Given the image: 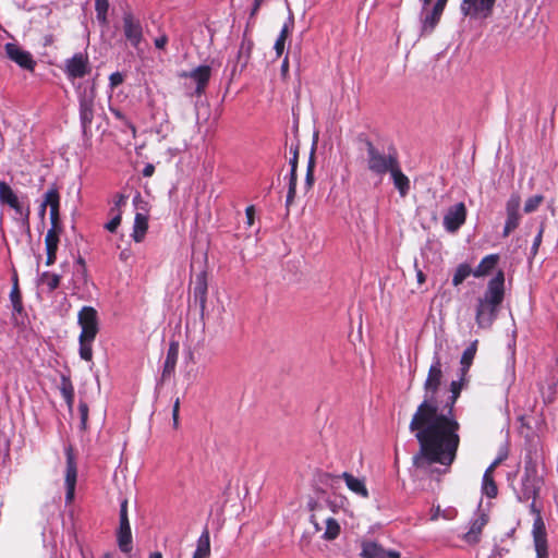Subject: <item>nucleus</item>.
Here are the masks:
<instances>
[{"mask_svg": "<svg viewBox=\"0 0 558 558\" xmlns=\"http://www.w3.org/2000/svg\"><path fill=\"white\" fill-rule=\"evenodd\" d=\"M80 340V356L85 361H92L93 359V349L92 343L94 340H87L84 341L78 338Z\"/></svg>", "mask_w": 558, "mask_h": 558, "instance_id": "obj_41", "label": "nucleus"}, {"mask_svg": "<svg viewBox=\"0 0 558 558\" xmlns=\"http://www.w3.org/2000/svg\"><path fill=\"white\" fill-rule=\"evenodd\" d=\"M447 2L448 0H437L434 5L444 11L447 5Z\"/></svg>", "mask_w": 558, "mask_h": 558, "instance_id": "obj_59", "label": "nucleus"}, {"mask_svg": "<svg viewBox=\"0 0 558 558\" xmlns=\"http://www.w3.org/2000/svg\"><path fill=\"white\" fill-rule=\"evenodd\" d=\"M4 49L8 58L17 65L28 71L34 70L36 62L28 51L23 50L20 46L13 43L5 44Z\"/></svg>", "mask_w": 558, "mask_h": 558, "instance_id": "obj_17", "label": "nucleus"}, {"mask_svg": "<svg viewBox=\"0 0 558 558\" xmlns=\"http://www.w3.org/2000/svg\"><path fill=\"white\" fill-rule=\"evenodd\" d=\"M520 206H521L520 196L518 194L511 195L506 205L507 220H506L504 232H502L504 236H508L519 226Z\"/></svg>", "mask_w": 558, "mask_h": 558, "instance_id": "obj_18", "label": "nucleus"}, {"mask_svg": "<svg viewBox=\"0 0 558 558\" xmlns=\"http://www.w3.org/2000/svg\"><path fill=\"white\" fill-rule=\"evenodd\" d=\"M61 277L49 271H45L39 276L38 283L46 286L49 292L54 291L60 284Z\"/></svg>", "mask_w": 558, "mask_h": 558, "instance_id": "obj_34", "label": "nucleus"}, {"mask_svg": "<svg viewBox=\"0 0 558 558\" xmlns=\"http://www.w3.org/2000/svg\"><path fill=\"white\" fill-rule=\"evenodd\" d=\"M253 46V40L244 34L238 52V61L242 63V66L247 64Z\"/></svg>", "mask_w": 558, "mask_h": 558, "instance_id": "obj_31", "label": "nucleus"}, {"mask_svg": "<svg viewBox=\"0 0 558 558\" xmlns=\"http://www.w3.org/2000/svg\"><path fill=\"white\" fill-rule=\"evenodd\" d=\"M543 201H544L543 195H534V196L527 198L524 204V211L526 214L533 213L534 210L537 209V207L542 204Z\"/></svg>", "mask_w": 558, "mask_h": 558, "instance_id": "obj_42", "label": "nucleus"}, {"mask_svg": "<svg viewBox=\"0 0 558 558\" xmlns=\"http://www.w3.org/2000/svg\"><path fill=\"white\" fill-rule=\"evenodd\" d=\"M110 111L118 120H120L123 123L125 128H129L133 133H135L134 125L126 119V117L119 109L111 107Z\"/></svg>", "mask_w": 558, "mask_h": 558, "instance_id": "obj_45", "label": "nucleus"}, {"mask_svg": "<svg viewBox=\"0 0 558 558\" xmlns=\"http://www.w3.org/2000/svg\"><path fill=\"white\" fill-rule=\"evenodd\" d=\"M123 31L124 36L131 46L138 48L143 39V27L141 21L132 13H125L123 15Z\"/></svg>", "mask_w": 558, "mask_h": 558, "instance_id": "obj_15", "label": "nucleus"}, {"mask_svg": "<svg viewBox=\"0 0 558 558\" xmlns=\"http://www.w3.org/2000/svg\"><path fill=\"white\" fill-rule=\"evenodd\" d=\"M149 558H162V555L159 551H155L149 555Z\"/></svg>", "mask_w": 558, "mask_h": 558, "instance_id": "obj_64", "label": "nucleus"}, {"mask_svg": "<svg viewBox=\"0 0 558 558\" xmlns=\"http://www.w3.org/2000/svg\"><path fill=\"white\" fill-rule=\"evenodd\" d=\"M416 279L420 284L424 283L426 280V277L421 269H416Z\"/></svg>", "mask_w": 558, "mask_h": 558, "instance_id": "obj_57", "label": "nucleus"}, {"mask_svg": "<svg viewBox=\"0 0 558 558\" xmlns=\"http://www.w3.org/2000/svg\"><path fill=\"white\" fill-rule=\"evenodd\" d=\"M78 412L81 416V428L86 429L87 418H88V407L85 402H81L78 404Z\"/></svg>", "mask_w": 558, "mask_h": 558, "instance_id": "obj_47", "label": "nucleus"}, {"mask_svg": "<svg viewBox=\"0 0 558 558\" xmlns=\"http://www.w3.org/2000/svg\"><path fill=\"white\" fill-rule=\"evenodd\" d=\"M154 44H155V47H156L157 49H165V47H166V46H167V44H168V37H167V35H166V34L160 35L159 37H157V38L155 39V43H154Z\"/></svg>", "mask_w": 558, "mask_h": 558, "instance_id": "obj_52", "label": "nucleus"}, {"mask_svg": "<svg viewBox=\"0 0 558 558\" xmlns=\"http://www.w3.org/2000/svg\"><path fill=\"white\" fill-rule=\"evenodd\" d=\"M461 388H462V385H461L460 381H452L451 383V385H450L451 396L449 397L448 401L444 405H440V403L437 401V412H438V414L439 413H445V411L450 410V417L453 421H458L456 415H454L453 409H454V403H456L457 399L460 396Z\"/></svg>", "mask_w": 558, "mask_h": 558, "instance_id": "obj_24", "label": "nucleus"}, {"mask_svg": "<svg viewBox=\"0 0 558 558\" xmlns=\"http://www.w3.org/2000/svg\"><path fill=\"white\" fill-rule=\"evenodd\" d=\"M108 8H109L108 0H96V3H95L96 15H97V20L101 24L107 23Z\"/></svg>", "mask_w": 558, "mask_h": 558, "instance_id": "obj_40", "label": "nucleus"}, {"mask_svg": "<svg viewBox=\"0 0 558 558\" xmlns=\"http://www.w3.org/2000/svg\"><path fill=\"white\" fill-rule=\"evenodd\" d=\"M543 232H544V227L541 226L539 231H538L537 235L535 236L533 245H532V254L533 255L536 254V252L542 243Z\"/></svg>", "mask_w": 558, "mask_h": 558, "instance_id": "obj_50", "label": "nucleus"}, {"mask_svg": "<svg viewBox=\"0 0 558 558\" xmlns=\"http://www.w3.org/2000/svg\"><path fill=\"white\" fill-rule=\"evenodd\" d=\"M482 489L483 493L489 498L497 496L498 489L493 476H489L488 474L483 475Z\"/></svg>", "mask_w": 558, "mask_h": 558, "instance_id": "obj_37", "label": "nucleus"}, {"mask_svg": "<svg viewBox=\"0 0 558 558\" xmlns=\"http://www.w3.org/2000/svg\"><path fill=\"white\" fill-rule=\"evenodd\" d=\"M292 28H293V19L289 17L288 21L283 24V26L280 31V34L275 43V46H274L278 57H280L283 53L284 47H286V41H287L289 35L291 34Z\"/></svg>", "mask_w": 558, "mask_h": 558, "instance_id": "obj_28", "label": "nucleus"}, {"mask_svg": "<svg viewBox=\"0 0 558 558\" xmlns=\"http://www.w3.org/2000/svg\"><path fill=\"white\" fill-rule=\"evenodd\" d=\"M314 167H315V162H314V148H313L312 153H311L310 160H308V165H307V171H306V184L308 186H312V184L314 182Z\"/></svg>", "mask_w": 558, "mask_h": 558, "instance_id": "obj_43", "label": "nucleus"}, {"mask_svg": "<svg viewBox=\"0 0 558 558\" xmlns=\"http://www.w3.org/2000/svg\"><path fill=\"white\" fill-rule=\"evenodd\" d=\"M487 523V520L484 515H482L481 518L476 519L473 523H472V526L470 529V531L465 534V539L466 542L469 543H476L478 541V536L482 532V529L484 527V525Z\"/></svg>", "mask_w": 558, "mask_h": 558, "instance_id": "obj_33", "label": "nucleus"}, {"mask_svg": "<svg viewBox=\"0 0 558 558\" xmlns=\"http://www.w3.org/2000/svg\"><path fill=\"white\" fill-rule=\"evenodd\" d=\"M471 274L473 275V270L468 264H460L454 271L452 284L460 286Z\"/></svg>", "mask_w": 558, "mask_h": 558, "instance_id": "obj_36", "label": "nucleus"}, {"mask_svg": "<svg viewBox=\"0 0 558 558\" xmlns=\"http://www.w3.org/2000/svg\"><path fill=\"white\" fill-rule=\"evenodd\" d=\"M442 10L437 8L436 5H433V8L429 9V7L424 10V7L422 8L421 13V22H422V33L429 34L434 31L436 25L438 24L441 15Z\"/></svg>", "mask_w": 558, "mask_h": 558, "instance_id": "obj_20", "label": "nucleus"}, {"mask_svg": "<svg viewBox=\"0 0 558 558\" xmlns=\"http://www.w3.org/2000/svg\"><path fill=\"white\" fill-rule=\"evenodd\" d=\"M476 343H477V341H474L462 353V356H461V373H462V376H464L468 373L471 364L473 363V360H474V356H475V353H476Z\"/></svg>", "mask_w": 558, "mask_h": 558, "instance_id": "obj_32", "label": "nucleus"}, {"mask_svg": "<svg viewBox=\"0 0 558 558\" xmlns=\"http://www.w3.org/2000/svg\"><path fill=\"white\" fill-rule=\"evenodd\" d=\"M109 80L111 87H117L118 85L122 84L123 75L120 72H114L110 75Z\"/></svg>", "mask_w": 558, "mask_h": 558, "instance_id": "obj_51", "label": "nucleus"}, {"mask_svg": "<svg viewBox=\"0 0 558 558\" xmlns=\"http://www.w3.org/2000/svg\"><path fill=\"white\" fill-rule=\"evenodd\" d=\"M245 214H246V218H247V223L250 226L253 225V221H254V207L253 206H248L245 210Z\"/></svg>", "mask_w": 558, "mask_h": 558, "instance_id": "obj_54", "label": "nucleus"}, {"mask_svg": "<svg viewBox=\"0 0 558 558\" xmlns=\"http://www.w3.org/2000/svg\"><path fill=\"white\" fill-rule=\"evenodd\" d=\"M441 366L440 356L436 353L424 383V399L409 426L420 444L413 464L437 481L449 472L460 445L459 422L450 417V410L439 415L437 412V395L442 379Z\"/></svg>", "mask_w": 558, "mask_h": 558, "instance_id": "obj_1", "label": "nucleus"}, {"mask_svg": "<svg viewBox=\"0 0 558 558\" xmlns=\"http://www.w3.org/2000/svg\"><path fill=\"white\" fill-rule=\"evenodd\" d=\"M65 453V472H64V486H65V502L71 504L74 500L75 487L77 482V463L71 445L64 448Z\"/></svg>", "mask_w": 558, "mask_h": 558, "instance_id": "obj_7", "label": "nucleus"}, {"mask_svg": "<svg viewBox=\"0 0 558 558\" xmlns=\"http://www.w3.org/2000/svg\"><path fill=\"white\" fill-rule=\"evenodd\" d=\"M387 558H400V554L398 551H387Z\"/></svg>", "mask_w": 558, "mask_h": 558, "instance_id": "obj_61", "label": "nucleus"}, {"mask_svg": "<svg viewBox=\"0 0 558 558\" xmlns=\"http://www.w3.org/2000/svg\"><path fill=\"white\" fill-rule=\"evenodd\" d=\"M207 289V276L206 272L202 271L196 275L193 289L194 300L199 304L202 311L206 307Z\"/></svg>", "mask_w": 558, "mask_h": 558, "instance_id": "obj_21", "label": "nucleus"}, {"mask_svg": "<svg viewBox=\"0 0 558 558\" xmlns=\"http://www.w3.org/2000/svg\"><path fill=\"white\" fill-rule=\"evenodd\" d=\"M59 228H50L45 238L46 253H57L59 244Z\"/></svg>", "mask_w": 558, "mask_h": 558, "instance_id": "obj_35", "label": "nucleus"}, {"mask_svg": "<svg viewBox=\"0 0 558 558\" xmlns=\"http://www.w3.org/2000/svg\"><path fill=\"white\" fill-rule=\"evenodd\" d=\"M10 300H11V303L13 306V311L16 313H21L23 310V304H22V298H21V293H20V289H19V284H17V278L14 279V284L10 292Z\"/></svg>", "mask_w": 558, "mask_h": 558, "instance_id": "obj_38", "label": "nucleus"}, {"mask_svg": "<svg viewBox=\"0 0 558 558\" xmlns=\"http://www.w3.org/2000/svg\"><path fill=\"white\" fill-rule=\"evenodd\" d=\"M210 555V537L208 530H205L198 541L193 558H208Z\"/></svg>", "mask_w": 558, "mask_h": 558, "instance_id": "obj_29", "label": "nucleus"}, {"mask_svg": "<svg viewBox=\"0 0 558 558\" xmlns=\"http://www.w3.org/2000/svg\"><path fill=\"white\" fill-rule=\"evenodd\" d=\"M211 69L208 65H199L190 72H183L181 77L190 78L195 84L194 94L201 96L209 82Z\"/></svg>", "mask_w": 558, "mask_h": 558, "instance_id": "obj_19", "label": "nucleus"}, {"mask_svg": "<svg viewBox=\"0 0 558 558\" xmlns=\"http://www.w3.org/2000/svg\"><path fill=\"white\" fill-rule=\"evenodd\" d=\"M126 199L128 197L124 194H117L113 199L114 206L110 209V214L121 211V207L126 204Z\"/></svg>", "mask_w": 558, "mask_h": 558, "instance_id": "obj_48", "label": "nucleus"}, {"mask_svg": "<svg viewBox=\"0 0 558 558\" xmlns=\"http://www.w3.org/2000/svg\"><path fill=\"white\" fill-rule=\"evenodd\" d=\"M179 411H180V399L177 398L173 403V409H172V421H173L174 428H178V426H179Z\"/></svg>", "mask_w": 558, "mask_h": 558, "instance_id": "obj_49", "label": "nucleus"}, {"mask_svg": "<svg viewBox=\"0 0 558 558\" xmlns=\"http://www.w3.org/2000/svg\"><path fill=\"white\" fill-rule=\"evenodd\" d=\"M45 205L50 207L51 228H59L60 196L56 189H50L46 192Z\"/></svg>", "mask_w": 558, "mask_h": 558, "instance_id": "obj_22", "label": "nucleus"}, {"mask_svg": "<svg viewBox=\"0 0 558 558\" xmlns=\"http://www.w3.org/2000/svg\"><path fill=\"white\" fill-rule=\"evenodd\" d=\"M179 356V344L177 342H171L167 352L166 361L163 364L162 377L166 378L170 376L175 368Z\"/></svg>", "mask_w": 558, "mask_h": 558, "instance_id": "obj_26", "label": "nucleus"}, {"mask_svg": "<svg viewBox=\"0 0 558 558\" xmlns=\"http://www.w3.org/2000/svg\"><path fill=\"white\" fill-rule=\"evenodd\" d=\"M133 205L137 211L135 214L133 232L131 236L135 242L140 243L143 241L148 229V209L146 207V202L143 201L140 193L134 196Z\"/></svg>", "mask_w": 558, "mask_h": 558, "instance_id": "obj_8", "label": "nucleus"}, {"mask_svg": "<svg viewBox=\"0 0 558 558\" xmlns=\"http://www.w3.org/2000/svg\"><path fill=\"white\" fill-rule=\"evenodd\" d=\"M0 203L12 208L23 222H28L31 214L29 207L24 206L20 202L12 187L4 181H0Z\"/></svg>", "mask_w": 558, "mask_h": 558, "instance_id": "obj_11", "label": "nucleus"}, {"mask_svg": "<svg viewBox=\"0 0 558 558\" xmlns=\"http://www.w3.org/2000/svg\"><path fill=\"white\" fill-rule=\"evenodd\" d=\"M543 485V478L538 475L537 464L531 456H526L524 473L521 478V488L517 492L519 501L536 499Z\"/></svg>", "mask_w": 558, "mask_h": 558, "instance_id": "obj_4", "label": "nucleus"}, {"mask_svg": "<svg viewBox=\"0 0 558 558\" xmlns=\"http://www.w3.org/2000/svg\"><path fill=\"white\" fill-rule=\"evenodd\" d=\"M365 146L367 153V169L372 173L383 177L399 163L396 156L380 151L371 141H366Z\"/></svg>", "mask_w": 558, "mask_h": 558, "instance_id": "obj_5", "label": "nucleus"}, {"mask_svg": "<svg viewBox=\"0 0 558 558\" xmlns=\"http://www.w3.org/2000/svg\"><path fill=\"white\" fill-rule=\"evenodd\" d=\"M263 1L264 0H255L254 1V5H253L252 12H251V16H254L256 14V12L258 11V9H259V7H260Z\"/></svg>", "mask_w": 558, "mask_h": 558, "instance_id": "obj_58", "label": "nucleus"}, {"mask_svg": "<svg viewBox=\"0 0 558 558\" xmlns=\"http://www.w3.org/2000/svg\"><path fill=\"white\" fill-rule=\"evenodd\" d=\"M78 325L81 326L80 338L84 341L95 340L98 333V317L97 312L92 306H84L78 313Z\"/></svg>", "mask_w": 558, "mask_h": 558, "instance_id": "obj_10", "label": "nucleus"}, {"mask_svg": "<svg viewBox=\"0 0 558 558\" xmlns=\"http://www.w3.org/2000/svg\"><path fill=\"white\" fill-rule=\"evenodd\" d=\"M119 547L123 553L132 549V533L128 517V500L123 499L120 505V525L118 531Z\"/></svg>", "mask_w": 558, "mask_h": 558, "instance_id": "obj_12", "label": "nucleus"}, {"mask_svg": "<svg viewBox=\"0 0 558 558\" xmlns=\"http://www.w3.org/2000/svg\"><path fill=\"white\" fill-rule=\"evenodd\" d=\"M536 499H533V501L531 502L530 505V511L531 513H533L535 517H542L541 515V511L539 509L536 507V502H535Z\"/></svg>", "mask_w": 558, "mask_h": 558, "instance_id": "obj_55", "label": "nucleus"}, {"mask_svg": "<svg viewBox=\"0 0 558 558\" xmlns=\"http://www.w3.org/2000/svg\"><path fill=\"white\" fill-rule=\"evenodd\" d=\"M80 107V122L84 135L90 132L96 111V86L94 82H86L77 86Z\"/></svg>", "mask_w": 558, "mask_h": 558, "instance_id": "obj_3", "label": "nucleus"}, {"mask_svg": "<svg viewBox=\"0 0 558 558\" xmlns=\"http://www.w3.org/2000/svg\"><path fill=\"white\" fill-rule=\"evenodd\" d=\"M46 254H47L46 265L50 266L56 262L57 253H46Z\"/></svg>", "mask_w": 558, "mask_h": 558, "instance_id": "obj_56", "label": "nucleus"}, {"mask_svg": "<svg viewBox=\"0 0 558 558\" xmlns=\"http://www.w3.org/2000/svg\"><path fill=\"white\" fill-rule=\"evenodd\" d=\"M389 173L391 174L396 189L399 191L400 195L404 197L410 191L409 178L403 174L399 163Z\"/></svg>", "mask_w": 558, "mask_h": 558, "instance_id": "obj_25", "label": "nucleus"}, {"mask_svg": "<svg viewBox=\"0 0 558 558\" xmlns=\"http://www.w3.org/2000/svg\"><path fill=\"white\" fill-rule=\"evenodd\" d=\"M289 69V62H288V58H284L283 62H282V65H281V71L283 73H286Z\"/></svg>", "mask_w": 558, "mask_h": 558, "instance_id": "obj_62", "label": "nucleus"}, {"mask_svg": "<svg viewBox=\"0 0 558 558\" xmlns=\"http://www.w3.org/2000/svg\"><path fill=\"white\" fill-rule=\"evenodd\" d=\"M505 298V275L502 270L488 281L484 294L474 304V317L478 328L489 329L497 319Z\"/></svg>", "mask_w": 558, "mask_h": 558, "instance_id": "obj_2", "label": "nucleus"}, {"mask_svg": "<svg viewBox=\"0 0 558 558\" xmlns=\"http://www.w3.org/2000/svg\"><path fill=\"white\" fill-rule=\"evenodd\" d=\"M130 255H131V252H130V251H122V252L120 253V259H122V260H124V262H125V260H128V258L130 257Z\"/></svg>", "mask_w": 558, "mask_h": 558, "instance_id": "obj_60", "label": "nucleus"}, {"mask_svg": "<svg viewBox=\"0 0 558 558\" xmlns=\"http://www.w3.org/2000/svg\"><path fill=\"white\" fill-rule=\"evenodd\" d=\"M499 256L497 254H490L485 256L478 266L473 270V276L481 278L487 276L497 265Z\"/></svg>", "mask_w": 558, "mask_h": 558, "instance_id": "obj_27", "label": "nucleus"}, {"mask_svg": "<svg viewBox=\"0 0 558 558\" xmlns=\"http://www.w3.org/2000/svg\"><path fill=\"white\" fill-rule=\"evenodd\" d=\"M154 172H155V167H154V165H151V163H147V165L144 167V169H143V172H142V173H143V175H144V177L149 178V177H151V175L154 174Z\"/></svg>", "mask_w": 558, "mask_h": 558, "instance_id": "obj_53", "label": "nucleus"}, {"mask_svg": "<svg viewBox=\"0 0 558 558\" xmlns=\"http://www.w3.org/2000/svg\"><path fill=\"white\" fill-rule=\"evenodd\" d=\"M497 0H461L460 13L471 21H484L494 13Z\"/></svg>", "mask_w": 558, "mask_h": 558, "instance_id": "obj_6", "label": "nucleus"}, {"mask_svg": "<svg viewBox=\"0 0 558 558\" xmlns=\"http://www.w3.org/2000/svg\"><path fill=\"white\" fill-rule=\"evenodd\" d=\"M111 215H112V219L105 225V228L109 232H114L121 223V211H117Z\"/></svg>", "mask_w": 558, "mask_h": 558, "instance_id": "obj_44", "label": "nucleus"}, {"mask_svg": "<svg viewBox=\"0 0 558 558\" xmlns=\"http://www.w3.org/2000/svg\"><path fill=\"white\" fill-rule=\"evenodd\" d=\"M64 71L70 80L84 77L90 71L88 57L82 52L75 53L65 61Z\"/></svg>", "mask_w": 558, "mask_h": 558, "instance_id": "obj_14", "label": "nucleus"}, {"mask_svg": "<svg viewBox=\"0 0 558 558\" xmlns=\"http://www.w3.org/2000/svg\"><path fill=\"white\" fill-rule=\"evenodd\" d=\"M466 219V208L463 203L449 207L444 217V227L448 232H456Z\"/></svg>", "mask_w": 558, "mask_h": 558, "instance_id": "obj_16", "label": "nucleus"}, {"mask_svg": "<svg viewBox=\"0 0 558 558\" xmlns=\"http://www.w3.org/2000/svg\"><path fill=\"white\" fill-rule=\"evenodd\" d=\"M339 477H341L345 482L347 487L352 493H354L363 498L368 497V490L366 488L364 480L355 477L351 473H348V472H343Z\"/></svg>", "mask_w": 558, "mask_h": 558, "instance_id": "obj_23", "label": "nucleus"}, {"mask_svg": "<svg viewBox=\"0 0 558 558\" xmlns=\"http://www.w3.org/2000/svg\"><path fill=\"white\" fill-rule=\"evenodd\" d=\"M299 148L300 144L298 141L295 143H292L290 146V153L292 154V157L290 159L291 169H298Z\"/></svg>", "mask_w": 558, "mask_h": 558, "instance_id": "obj_46", "label": "nucleus"}, {"mask_svg": "<svg viewBox=\"0 0 558 558\" xmlns=\"http://www.w3.org/2000/svg\"><path fill=\"white\" fill-rule=\"evenodd\" d=\"M288 194L286 199V205L289 207L295 197L296 193V169H291L289 174V184H288Z\"/></svg>", "mask_w": 558, "mask_h": 558, "instance_id": "obj_39", "label": "nucleus"}, {"mask_svg": "<svg viewBox=\"0 0 558 558\" xmlns=\"http://www.w3.org/2000/svg\"><path fill=\"white\" fill-rule=\"evenodd\" d=\"M536 558H549L547 532L542 517H535L532 529Z\"/></svg>", "mask_w": 558, "mask_h": 558, "instance_id": "obj_13", "label": "nucleus"}, {"mask_svg": "<svg viewBox=\"0 0 558 558\" xmlns=\"http://www.w3.org/2000/svg\"><path fill=\"white\" fill-rule=\"evenodd\" d=\"M47 206H48V205H45V201H44V202H43V204H41V206H40V210H39V215H40L41 217H44V216H45L46 207H47Z\"/></svg>", "mask_w": 558, "mask_h": 558, "instance_id": "obj_63", "label": "nucleus"}, {"mask_svg": "<svg viewBox=\"0 0 558 558\" xmlns=\"http://www.w3.org/2000/svg\"><path fill=\"white\" fill-rule=\"evenodd\" d=\"M361 556L363 558H387V551L377 543L366 542L362 545Z\"/></svg>", "mask_w": 558, "mask_h": 558, "instance_id": "obj_30", "label": "nucleus"}, {"mask_svg": "<svg viewBox=\"0 0 558 558\" xmlns=\"http://www.w3.org/2000/svg\"><path fill=\"white\" fill-rule=\"evenodd\" d=\"M311 522L317 532L324 530L323 537L325 539H335L340 533V525L337 520L330 517H325L324 509L322 507H316L314 509V512L311 515Z\"/></svg>", "mask_w": 558, "mask_h": 558, "instance_id": "obj_9", "label": "nucleus"}]
</instances>
